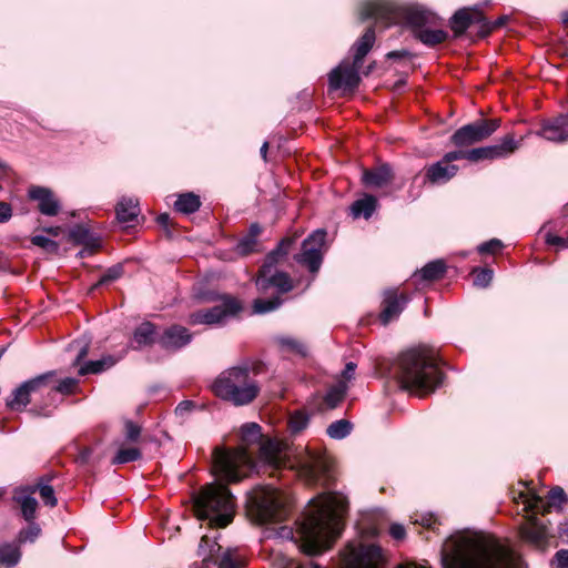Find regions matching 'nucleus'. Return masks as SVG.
<instances>
[{
	"label": "nucleus",
	"instance_id": "obj_1",
	"mask_svg": "<svg viewBox=\"0 0 568 568\" xmlns=\"http://www.w3.org/2000/svg\"><path fill=\"white\" fill-rule=\"evenodd\" d=\"M444 568H520V557L493 536L456 534L442 548Z\"/></svg>",
	"mask_w": 568,
	"mask_h": 568
},
{
	"label": "nucleus",
	"instance_id": "obj_2",
	"mask_svg": "<svg viewBox=\"0 0 568 568\" xmlns=\"http://www.w3.org/2000/svg\"><path fill=\"white\" fill-rule=\"evenodd\" d=\"M348 501L338 493H325L311 501V508L301 523L302 549L310 556L332 547L343 529V517Z\"/></svg>",
	"mask_w": 568,
	"mask_h": 568
},
{
	"label": "nucleus",
	"instance_id": "obj_3",
	"mask_svg": "<svg viewBox=\"0 0 568 568\" xmlns=\"http://www.w3.org/2000/svg\"><path fill=\"white\" fill-rule=\"evenodd\" d=\"M361 20L374 19L385 27L404 23L424 44L434 47L447 39V32L434 29L440 26V18L422 8H405L393 0H367L359 8Z\"/></svg>",
	"mask_w": 568,
	"mask_h": 568
},
{
	"label": "nucleus",
	"instance_id": "obj_4",
	"mask_svg": "<svg viewBox=\"0 0 568 568\" xmlns=\"http://www.w3.org/2000/svg\"><path fill=\"white\" fill-rule=\"evenodd\" d=\"M393 375L402 389L418 396L433 393L443 379L437 358L426 346L402 353L393 365Z\"/></svg>",
	"mask_w": 568,
	"mask_h": 568
},
{
	"label": "nucleus",
	"instance_id": "obj_5",
	"mask_svg": "<svg viewBox=\"0 0 568 568\" xmlns=\"http://www.w3.org/2000/svg\"><path fill=\"white\" fill-rule=\"evenodd\" d=\"M197 519L207 520L212 527H226L233 519L235 501L230 489L219 483L204 486L194 498Z\"/></svg>",
	"mask_w": 568,
	"mask_h": 568
},
{
	"label": "nucleus",
	"instance_id": "obj_6",
	"mask_svg": "<svg viewBox=\"0 0 568 568\" xmlns=\"http://www.w3.org/2000/svg\"><path fill=\"white\" fill-rule=\"evenodd\" d=\"M212 389L216 396L236 406L252 403L260 393V385L250 375L247 366H234L223 371L214 381Z\"/></svg>",
	"mask_w": 568,
	"mask_h": 568
},
{
	"label": "nucleus",
	"instance_id": "obj_7",
	"mask_svg": "<svg viewBox=\"0 0 568 568\" xmlns=\"http://www.w3.org/2000/svg\"><path fill=\"white\" fill-rule=\"evenodd\" d=\"M288 496L271 485L256 486L247 495V514L258 524L284 520L288 514Z\"/></svg>",
	"mask_w": 568,
	"mask_h": 568
},
{
	"label": "nucleus",
	"instance_id": "obj_8",
	"mask_svg": "<svg viewBox=\"0 0 568 568\" xmlns=\"http://www.w3.org/2000/svg\"><path fill=\"white\" fill-rule=\"evenodd\" d=\"M254 460L244 446L213 452V471L227 483H237L254 468Z\"/></svg>",
	"mask_w": 568,
	"mask_h": 568
},
{
	"label": "nucleus",
	"instance_id": "obj_9",
	"mask_svg": "<svg viewBox=\"0 0 568 568\" xmlns=\"http://www.w3.org/2000/svg\"><path fill=\"white\" fill-rule=\"evenodd\" d=\"M293 243L294 239L285 237L278 243L277 247L266 256V261L261 267L256 278V286L260 291H265L271 286L278 288L282 293L292 290L288 275L283 272H273V267L280 257L285 256L290 252Z\"/></svg>",
	"mask_w": 568,
	"mask_h": 568
},
{
	"label": "nucleus",
	"instance_id": "obj_10",
	"mask_svg": "<svg viewBox=\"0 0 568 568\" xmlns=\"http://www.w3.org/2000/svg\"><path fill=\"white\" fill-rule=\"evenodd\" d=\"M343 568H383L382 550L374 544L353 541L342 556Z\"/></svg>",
	"mask_w": 568,
	"mask_h": 568
},
{
	"label": "nucleus",
	"instance_id": "obj_11",
	"mask_svg": "<svg viewBox=\"0 0 568 568\" xmlns=\"http://www.w3.org/2000/svg\"><path fill=\"white\" fill-rule=\"evenodd\" d=\"M500 126V119H480L454 132L452 143L457 148L470 146L488 139Z\"/></svg>",
	"mask_w": 568,
	"mask_h": 568
},
{
	"label": "nucleus",
	"instance_id": "obj_12",
	"mask_svg": "<svg viewBox=\"0 0 568 568\" xmlns=\"http://www.w3.org/2000/svg\"><path fill=\"white\" fill-rule=\"evenodd\" d=\"M296 473L307 485L324 483L328 478L327 459L315 452L305 450L296 459Z\"/></svg>",
	"mask_w": 568,
	"mask_h": 568
},
{
	"label": "nucleus",
	"instance_id": "obj_13",
	"mask_svg": "<svg viewBox=\"0 0 568 568\" xmlns=\"http://www.w3.org/2000/svg\"><path fill=\"white\" fill-rule=\"evenodd\" d=\"M241 311H242V304L237 298H235L231 295H223L221 297L220 305L213 306L207 310H200V311L191 313L189 316V323L191 325L221 324L227 317L235 316Z\"/></svg>",
	"mask_w": 568,
	"mask_h": 568
},
{
	"label": "nucleus",
	"instance_id": "obj_14",
	"mask_svg": "<svg viewBox=\"0 0 568 568\" xmlns=\"http://www.w3.org/2000/svg\"><path fill=\"white\" fill-rule=\"evenodd\" d=\"M325 239L324 230L314 231L303 241L302 252L295 255V261L307 267L311 273H317L322 265Z\"/></svg>",
	"mask_w": 568,
	"mask_h": 568
},
{
	"label": "nucleus",
	"instance_id": "obj_15",
	"mask_svg": "<svg viewBox=\"0 0 568 568\" xmlns=\"http://www.w3.org/2000/svg\"><path fill=\"white\" fill-rule=\"evenodd\" d=\"M53 376L54 372H48L22 383L12 392L11 397L8 398V407L13 410H20L26 407L30 403V395L45 387Z\"/></svg>",
	"mask_w": 568,
	"mask_h": 568
},
{
	"label": "nucleus",
	"instance_id": "obj_16",
	"mask_svg": "<svg viewBox=\"0 0 568 568\" xmlns=\"http://www.w3.org/2000/svg\"><path fill=\"white\" fill-rule=\"evenodd\" d=\"M565 498L566 495L564 489L555 487L549 491L547 503L532 491H519L517 497H514V500L516 503H521L525 511H539L540 509L549 511L550 507L560 506L565 501Z\"/></svg>",
	"mask_w": 568,
	"mask_h": 568
},
{
	"label": "nucleus",
	"instance_id": "obj_17",
	"mask_svg": "<svg viewBox=\"0 0 568 568\" xmlns=\"http://www.w3.org/2000/svg\"><path fill=\"white\" fill-rule=\"evenodd\" d=\"M362 65H357L355 62L349 63L343 61L339 65L333 69L329 73V87L334 90H354L361 82L359 69Z\"/></svg>",
	"mask_w": 568,
	"mask_h": 568
},
{
	"label": "nucleus",
	"instance_id": "obj_18",
	"mask_svg": "<svg viewBox=\"0 0 568 568\" xmlns=\"http://www.w3.org/2000/svg\"><path fill=\"white\" fill-rule=\"evenodd\" d=\"M521 539L530 546L545 550L548 547L550 534L547 526L535 516L526 518L519 528Z\"/></svg>",
	"mask_w": 568,
	"mask_h": 568
},
{
	"label": "nucleus",
	"instance_id": "obj_19",
	"mask_svg": "<svg viewBox=\"0 0 568 568\" xmlns=\"http://www.w3.org/2000/svg\"><path fill=\"white\" fill-rule=\"evenodd\" d=\"M285 445L276 439L267 438L261 443L260 446V460L263 466L271 470V475L274 471L281 470L286 466V455L284 453Z\"/></svg>",
	"mask_w": 568,
	"mask_h": 568
},
{
	"label": "nucleus",
	"instance_id": "obj_20",
	"mask_svg": "<svg viewBox=\"0 0 568 568\" xmlns=\"http://www.w3.org/2000/svg\"><path fill=\"white\" fill-rule=\"evenodd\" d=\"M519 146V143L515 141L511 134H507L503 138L501 143L476 148L469 150L470 161L478 162L481 160H496L510 155Z\"/></svg>",
	"mask_w": 568,
	"mask_h": 568
},
{
	"label": "nucleus",
	"instance_id": "obj_21",
	"mask_svg": "<svg viewBox=\"0 0 568 568\" xmlns=\"http://www.w3.org/2000/svg\"><path fill=\"white\" fill-rule=\"evenodd\" d=\"M536 134L551 142L562 143L568 141V112L545 120Z\"/></svg>",
	"mask_w": 568,
	"mask_h": 568
},
{
	"label": "nucleus",
	"instance_id": "obj_22",
	"mask_svg": "<svg viewBox=\"0 0 568 568\" xmlns=\"http://www.w3.org/2000/svg\"><path fill=\"white\" fill-rule=\"evenodd\" d=\"M408 297L406 294H398L397 290H387L384 293L383 310L379 320L384 325L398 317L404 310Z\"/></svg>",
	"mask_w": 568,
	"mask_h": 568
},
{
	"label": "nucleus",
	"instance_id": "obj_23",
	"mask_svg": "<svg viewBox=\"0 0 568 568\" xmlns=\"http://www.w3.org/2000/svg\"><path fill=\"white\" fill-rule=\"evenodd\" d=\"M28 194L31 200L38 202V209L41 214L47 216L58 215L61 205L50 189L43 186H31Z\"/></svg>",
	"mask_w": 568,
	"mask_h": 568
},
{
	"label": "nucleus",
	"instance_id": "obj_24",
	"mask_svg": "<svg viewBox=\"0 0 568 568\" xmlns=\"http://www.w3.org/2000/svg\"><path fill=\"white\" fill-rule=\"evenodd\" d=\"M483 19V13L477 8H463L450 18V29L455 37H460L473 23H479Z\"/></svg>",
	"mask_w": 568,
	"mask_h": 568
},
{
	"label": "nucleus",
	"instance_id": "obj_25",
	"mask_svg": "<svg viewBox=\"0 0 568 568\" xmlns=\"http://www.w3.org/2000/svg\"><path fill=\"white\" fill-rule=\"evenodd\" d=\"M192 339V335L187 328L181 325H172L161 335L159 343L165 349L176 351L187 345Z\"/></svg>",
	"mask_w": 568,
	"mask_h": 568
},
{
	"label": "nucleus",
	"instance_id": "obj_26",
	"mask_svg": "<svg viewBox=\"0 0 568 568\" xmlns=\"http://www.w3.org/2000/svg\"><path fill=\"white\" fill-rule=\"evenodd\" d=\"M363 182L368 187H384L394 180V173L388 164H383L371 170L363 171Z\"/></svg>",
	"mask_w": 568,
	"mask_h": 568
},
{
	"label": "nucleus",
	"instance_id": "obj_27",
	"mask_svg": "<svg viewBox=\"0 0 568 568\" xmlns=\"http://www.w3.org/2000/svg\"><path fill=\"white\" fill-rule=\"evenodd\" d=\"M33 494H36V488H29L28 486L17 489L13 496V500L20 505L22 517L27 521L34 519L38 508V501Z\"/></svg>",
	"mask_w": 568,
	"mask_h": 568
},
{
	"label": "nucleus",
	"instance_id": "obj_28",
	"mask_svg": "<svg viewBox=\"0 0 568 568\" xmlns=\"http://www.w3.org/2000/svg\"><path fill=\"white\" fill-rule=\"evenodd\" d=\"M457 171V165L448 164L442 159L440 161L426 168L425 176L426 180L432 184H442L454 178Z\"/></svg>",
	"mask_w": 568,
	"mask_h": 568
},
{
	"label": "nucleus",
	"instance_id": "obj_29",
	"mask_svg": "<svg viewBox=\"0 0 568 568\" xmlns=\"http://www.w3.org/2000/svg\"><path fill=\"white\" fill-rule=\"evenodd\" d=\"M116 219L121 223H131L140 213L139 202L133 197L123 196L115 207Z\"/></svg>",
	"mask_w": 568,
	"mask_h": 568
},
{
	"label": "nucleus",
	"instance_id": "obj_30",
	"mask_svg": "<svg viewBox=\"0 0 568 568\" xmlns=\"http://www.w3.org/2000/svg\"><path fill=\"white\" fill-rule=\"evenodd\" d=\"M374 42L375 30L373 27H369L354 45L355 54L353 62H355L357 65H362L364 58L373 48Z\"/></svg>",
	"mask_w": 568,
	"mask_h": 568
},
{
	"label": "nucleus",
	"instance_id": "obj_31",
	"mask_svg": "<svg viewBox=\"0 0 568 568\" xmlns=\"http://www.w3.org/2000/svg\"><path fill=\"white\" fill-rule=\"evenodd\" d=\"M21 549L18 542L0 544V566L12 568L17 566L21 559Z\"/></svg>",
	"mask_w": 568,
	"mask_h": 568
},
{
	"label": "nucleus",
	"instance_id": "obj_32",
	"mask_svg": "<svg viewBox=\"0 0 568 568\" xmlns=\"http://www.w3.org/2000/svg\"><path fill=\"white\" fill-rule=\"evenodd\" d=\"M377 206V200L373 195H365L364 197L355 201L352 206V215L354 217L364 216L369 219Z\"/></svg>",
	"mask_w": 568,
	"mask_h": 568
},
{
	"label": "nucleus",
	"instance_id": "obj_33",
	"mask_svg": "<svg viewBox=\"0 0 568 568\" xmlns=\"http://www.w3.org/2000/svg\"><path fill=\"white\" fill-rule=\"evenodd\" d=\"M276 343L284 354H294L298 356H306L307 348L306 346L296 338L291 336H280L276 338Z\"/></svg>",
	"mask_w": 568,
	"mask_h": 568
},
{
	"label": "nucleus",
	"instance_id": "obj_34",
	"mask_svg": "<svg viewBox=\"0 0 568 568\" xmlns=\"http://www.w3.org/2000/svg\"><path fill=\"white\" fill-rule=\"evenodd\" d=\"M175 210L184 213L191 214L196 212L201 206V201L197 195L194 193H184L179 195L178 200L174 203Z\"/></svg>",
	"mask_w": 568,
	"mask_h": 568
},
{
	"label": "nucleus",
	"instance_id": "obj_35",
	"mask_svg": "<svg viewBox=\"0 0 568 568\" xmlns=\"http://www.w3.org/2000/svg\"><path fill=\"white\" fill-rule=\"evenodd\" d=\"M446 265L443 261H433L427 263L420 271L419 276L425 281H435L444 276Z\"/></svg>",
	"mask_w": 568,
	"mask_h": 568
},
{
	"label": "nucleus",
	"instance_id": "obj_36",
	"mask_svg": "<svg viewBox=\"0 0 568 568\" xmlns=\"http://www.w3.org/2000/svg\"><path fill=\"white\" fill-rule=\"evenodd\" d=\"M114 359L110 356L98 361H90L79 368V375L98 374L114 365Z\"/></svg>",
	"mask_w": 568,
	"mask_h": 568
},
{
	"label": "nucleus",
	"instance_id": "obj_37",
	"mask_svg": "<svg viewBox=\"0 0 568 568\" xmlns=\"http://www.w3.org/2000/svg\"><path fill=\"white\" fill-rule=\"evenodd\" d=\"M155 327L150 322H144L134 331L133 339L139 346H145L154 341Z\"/></svg>",
	"mask_w": 568,
	"mask_h": 568
},
{
	"label": "nucleus",
	"instance_id": "obj_38",
	"mask_svg": "<svg viewBox=\"0 0 568 568\" xmlns=\"http://www.w3.org/2000/svg\"><path fill=\"white\" fill-rule=\"evenodd\" d=\"M261 426L256 423H247L241 427V440L244 446L253 445L262 439Z\"/></svg>",
	"mask_w": 568,
	"mask_h": 568
},
{
	"label": "nucleus",
	"instance_id": "obj_39",
	"mask_svg": "<svg viewBox=\"0 0 568 568\" xmlns=\"http://www.w3.org/2000/svg\"><path fill=\"white\" fill-rule=\"evenodd\" d=\"M347 390V385L339 382L336 386L332 387L324 397V403L327 408L333 409L344 399Z\"/></svg>",
	"mask_w": 568,
	"mask_h": 568
},
{
	"label": "nucleus",
	"instance_id": "obj_40",
	"mask_svg": "<svg viewBox=\"0 0 568 568\" xmlns=\"http://www.w3.org/2000/svg\"><path fill=\"white\" fill-rule=\"evenodd\" d=\"M142 457V453L136 447H120L118 453L112 459V464H128L131 462L139 460Z\"/></svg>",
	"mask_w": 568,
	"mask_h": 568
},
{
	"label": "nucleus",
	"instance_id": "obj_41",
	"mask_svg": "<svg viewBox=\"0 0 568 568\" xmlns=\"http://www.w3.org/2000/svg\"><path fill=\"white\" fill-rule=\"evenodd\" d=\"M29 488H36V493L37 491L39 493L44 505L50 506V507L57 506L58 499L55 497L52 486L44 484L42 481V479L36 485L29 486Z\"/></svg>",
	"mask_w": 568,
	"mask_h": 568
},
{
	"label": "nucleus",
	"instance_id": "obj_42",
	"mask_svg": "<svg viewBox=\"0 0 568 568\" xmlns=\"http://www.w3.org/2000/svg\"><path fill=\"white\" fill-rule=\"evenodd\" d=\"M352 430V424L346 419H339L327 427V435L334 439L346 437Z\"/></svg>",
	"mask_w": 568,
	"mask_h": 568
},
{
	"label": "nucleus",
	"instance_id": "obj_43",
	"mask_svg": "<svg viewBox=\"0 0 568 568\" xmlns=\"http://www.w3.org/2000/svg\"><path fill=\"white\" fill-rule=\"evenodd\" d=\"M282 301L280 297H272V298H256L253 302V312L255 314H265L268 312H272L276 310L281 305Z\"/></svg>",
	"mask_w": 568,
	"mask_h": 568
},
{
	"label": "nucleus",
	"instance_id": "obj_44",
	"mask_svg": "<svg viewBox=\"0 0 568 568\" xmlns=\"http://www.w3.org/2000/svg\"><path fill=\"white\" fill-rule=\"evenodd\" d=\"M308 424V416L303 410H296L288 419L291 433L296 434L303 430Z\"/></svg>",
	"mask_w": 568,
	"mask_h": 568
},
{
	"label": "nucleus",
	"instance_id": "obj_45",
	"mask_svg": "<svg viewBox=\"0 0 568 568\" xmlns=\"http://www.w3.org/2000/svg\"><path fill=\"white\" fill-rule=\"evenodd\" d=\"M29 523L30 525L26 529L20 530L18 535L17 542L20 546L21 544H24L27 541L33 542L41 532V529L37 524H34L33 521Z\"/></svg>",
	"mask_w": 568,
	"mask_h": 568
},
{
	"label": "nucleus",
	"instance_id": "obj_46",
	"mask_svg": "<svg viewBox=\"0 0 568 568\" xmlns=\"http://www.w3.org/2000/svg\"><path fill=\"white\" fill-rule=\"evenodd\" d=\"M79 382L75 378L67 377L58 383L57 386H54V390L62 394V395H71L74 394L78 389Z\"/></svg>",
	"mask_w": 568,
	"mask_h": 568
},
{
	"label": "nucleus",
	"instance_id": "obj_47",
	"mask_svg": "<svg viewBox=\"0 0 568 568\" xmlns=\"http://www.w3.org/2000/svg\"><path fill=\"white\" fill-rule=\"evenodd\" d=\"M474 275V284L479 287H487L493 280V271L488 268H475Z\"/></svg>",
	"mask_w": 568,
	"mask_h": 568
},
{
	"label": "nucleus",
	"instance_id": "obj_48",
	"mask_svg": "<svg viewBox=\"0 0 568 568\" xmlns=\"http://www.w3.org/2000/svg\"><path fill=\"white\" fill-rule=\"evenodd\" d=\"M31 243L45 250L47 252H57L59 250V245L55 241L42 235L32 236Z\"/></svg>",
	"mask_w": 568,
	"mask_h": 568
},
{
	"label": "nucleus",
	"instance_id": "obj_49",
	"mask_svg": "<svg viewBox=\"0 0 568 568\" xmlns=\"http://www.w3.org/2000/svg\"><path fill=\"white\" fill-rule=\"evenodd\" d=\"M257 246V240L254 237L246 235L237 243V252L242 255H247L255 251Z\"/></svg>",
	"mask_w": 568,
	"mask_h": 568
},
{
	"label": "nucleus",
	"instance_id": "obj_50",
	"mask_svg": "<svg viewBox=\"0 0 568 568\" xmlns=\"http://www.w3.org/2000/svg\"><path fill=\"white\" fill-rule=\"evenodd\" d=\"M124 433L129 442L135 443L141 435V427L131 420H126L124 424Z\"/></svg>",
	"mask_w": 568,
	"mask_h": 568
},
{
	"label": "nucleus",
	"instance_id": "obj_51",
	"mask_svg": "<svg viewBox=\"0 0 568 568\" xmlns=\"http://www.w3.org/2000/svg\"><path fill=\"white\" fill-rule=\"evenodd\" d=\"M503 248L501 241L493 239L478 246V252L481 254H495Z\"/></svg>",
	"mask_w": 568,
	"mask_h": 568
},
{
	"label": "nucleus",
	"instance_id": "obj_52",
	"mask_svg": "<svg viewBox=\"0 0 568 568\" xmlns=\"http://www.w3.org/2000/svg\"><path fill=\"white\" fill-rule=\"evenodd\" d=\"M122 275V267L121 266H113L109 268L99 280V282L95 284L97 286L110 283L112 281L118 280Z\"/></svg>",
	"mask_w": 568,
	"mask_h": 568
},
{
	"label": "nucleus",
	"instance_id": "obj_53",
	"mask_svg": "<svg viewBox=\"0 0 568 568\" xmlns=\"http://www.w3.org/2000/svg\"><path fill=\"white\" fill-rule=\"evenodd\" d=\"M468 154H469V150L468 151L456 150V151L446 153L443 156V160H444V162H447L448 164H452V162L462 160V159H466V160L470 161V155H468Z\"/></svg>",
	"mask_w": 568,
	"mask_h": 568
},
{
	"label": "nucleus",
	"instance_id": "obj_54",
	"mask_svg": "<svg viewBox=\"0 0 568 568\" xmlns=\"http://www.w3.org/2000/svg\"><path fill=\"white\" fill-rule=\"evenodd\" d=\"M556 568H568V550L561 549L555 556Z\"/></svg>",
	"mask_w": 568,
	"mask_h": 568
},
{
	"label": "nucleus",
	"instance_id": "obj_55",
	"mask_svg": "<svg viewBox=\"0 0 568 568\" xmlns=\"http://www.w3.org/2000/svg\"><path fill=\"white\" fill-rule=\"evenodd\" d=\"M546 243L549 245L568 247V237H561V236L554 235V234H547Z\"/></svg>",
	"mask_w": 568,
	"mask_h": 568
},
{
	"label": "nucleus",
	"instance_id": "obj_56",
	"mask_svg": "<svg viewBox=\"0 0 568 568\" xmlns=\"http://www.w3.org/2000/svg\"><path fill=\"white\" fill-rule=\"evenodd\" d=\"M390 536L396 540H403L406 536L404 526L399 524H393L389 528Z\"/></svg>",
	"mask_w": 568,
	"mask_h": 568
},
{
	"label": "nucleus",
	"instance_id": "obj_57",
	"mask_svg": "<svg viewBox=\"0 0 568 568\" xmlns=\"http://www.w3.org/2000/svg\"><path fill=\"white\" fill-rule=\"evenodd\" d=\"M220 568H239V562L230 552H226L221 558Z\"/></svg>",
	"mask_w": 568,
	"mask_h": 568
},
{
	"label": "nucleus",
	"instance_id": "obj_58",
	"mask_svg": "<svg viewBox=\"0 0 568 568\" xmlns=\"http://www.w3.org/2000/svg\"><path fill=\"white\" fill-rule=\"evenodd\" d=\"M355 368H356V365L353 363V362H349L346 364L344 371L342 372V378L345 384L346 382H349L351 379L354 378V375H355Z\"/></svg>",
	"mask_w": 568,
	"mask_h": 568
},
{
	"label": "nucleus",
	"instance_id": "obj_59",
	"mask_svg": "<svg viewBox=\"0 0 568 568\" xmlns=\"http://www.w3.org/2000/svg\"><path fill=\"white\" fill-rule=\"evenodd\" d=\"M12 216V210L10 204L0 202V223H4Z\"/></svg>",
	"mask_w": 568,
	"mask_h": 568
},
{
	"label": "nucleus",
	"instance_id": "obj_60",
	"mask_svg": "<svg viewBox=\"0 0 568 568\" xmlns=\"http://www.w3.org/2000/svg\"><path fill=\"white\" fill-rule=\"evenodd\" d=\"M193 407H194L193 402L183 400L176 406L175 414L183 416L184 414L189 413Z\"/></svg>",
	"mask_w": 568,
	"mask_h": 568
},
{
	"label": "nucleus",
	"instance_id": "obj_61",
	"mask_svg": "<svg viewBox=\"0 0 568 568\" xmlns=\"http://www.w3.org/2000/svg\"><path fill=\"white\" fill-rule=\"evenodd\" d=\"M423 527L435 529V526L437 524V519L433 515H426L423 516L422 519L418 521Z\"/></svg>",
	"mask_w": 568,
	"mask_h": 568
},
{
	"label": "nucleus",
	"instance_id": "obj_62",
	"mask_svg": "<svg viewBox=\"0 0 568 568\" xmlns=\"http://www.w3.org/2000/svg\"><path fill=\"white\" fill-rule=\"evenodd\" d=\"M262 232V229L258 224L254 223L250 226V231H248V234L250 236L254 237L255 240H257L258 235L261 234Z\"/></svg>",
	"mask_w": 568,
	"mask_h": 568
},
{
	"label": "nucleus",
	"instance_id": "obj_63",
	"mask_svg": "<svg viewBox=\"0 0 568 568\" xmlns=\"http://www.w3.org/2000/svg\"><path fill=\"white\" fill-rule=\"evenodd\" d=\"M409 53L407 51H390L387 53V58L388 59H398V58H404V57H407Z\"/></svg>",
	"mask_w": 568,
	"mask_h": 568
},
{
	"label": "nucleus",
	"instance_id": "obj_64",
	"mask_svg": "<svg viewBox=\"0 0 568 568\" xmlns=\"http://www.w3.org/2000/svg\"><path fill=\"white\" fill-rule=\"evenodd\" d=\"M283 568H303L300 564L294 561L293 559H287L283 566Z\"/></svg>",
	"mask_w": 568,
	"mask_h": 568
}]
</instances>
